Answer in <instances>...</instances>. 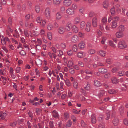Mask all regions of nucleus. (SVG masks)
Segmentation results:
<instances>
[{
  "instance_id": "obj_1",
  "label": "nucleus",
  "mask_w": 128,
  "mask_h": 128,
  "mask_svg": "<svg viewBox=\"0 0 128 128\" xmlns=\"http://www.w3.org/2000/svg\"><path fill=\"white\" fill-rule=\"evenodd\" d=\"M119 20V18L117 16L114 17L112 19L111 26L113 28H115L117 26V22Z\"/></svg>"
},
{
  "instance_id": "obj_2",
  "label": "nucleus",
  "mask_w": 128,
  "mask_h": 128,
  "mask_svg": "<svg viewBox=\"0 0 128 128\" xmlns=\"http://www.w3.org/2000/svg\"><path fill=\"white\" fill-rule=\"evenodd\" d=\"M118 46L119 48H126L127 47V45L124 41L120 40L118 43Z\"/></svg>"
},
{
  "instance_id": "obj_3",
  "label": "nucleus",
  "mask_w": 128,
  "mask_h": 128,
  "mask_svg": "<svg viewBox=\"0 0 128 128\" xmlns=\"http://www.w3.org/2000/svg\"><path fill=\"white\" fill-rule=\"evenodd\" d=\"M50 8L48 7L47 8L45 9L44 14L47 18H50Z\"/></svg>"
},
{
  "instance_id": "obj_4",
  "label": "nucleus",
  "mask_w": 128,
  "mask_h": 128,
  "mask_svg": "<svg viewBox=\"0 0 128 128\" xmlns=\"http://www.w3.org/2000/svg\"><path fill=\"white\" fill-rule=\"evenodd\" d=\"M72 3L71 0H64L63 2V5L66 6H68L70 5Z\"/></svg>"
},
{
  "instance_id": "obj_5",
  "label": "nucleus",
  "mask_w": 128,
  "mask_h": 128,
  "mask_svg": "<svg viewBox=\"0 0 128 128\" xmlns=\"http://www.w3.org/2000/svg\"><path fill=\"white\" fill-rule=\"evenodd\" d=\"M97 17H94L92 19V24L94 27H96L97 26Z\"/></svg>"
},
{
  "instance_id": "obj_6",
  "label": "nucleus",
  "mask_w": 128,
  "mask_h": 128,
  "mask_svg": "<svg viewBox=\"0 0 128 128\" xmlns=\"http://www.w3.org/2000/svg\"><path fill=\"white\" fill-rule=\"evenodd\" d=\"M65 31V28L63 26L60 27L58 30V32L60 34H63Z\"/></svg>"
},
{
  "instance_id": "obj_7",
  "label": "nucleus",
  "mask_w": 128,
  "mask_h": 128,
  "mask_svg": "<svg viewBox=\"0 0 128 128\" xmlns=\"http://www.w3.org/2000/svg\"><path fill=\"white\" fill-rule=\"evenodd\" d=\"M78 40V37L77 36L74 35L72 37L71 41L74 42H76Z\"/></svg>"
},
{
  "instance_id": "obj_8",
  "label": "nucleus",
  "mask_w": 128,
  "mask_h": 128,
  "mask_svg": "<svg viewBox=\"0 0 128 128\" xmlns=\"http://www.w3.org/2000/svg\"><path fill=\"white\" fill-rule=\"evenodd\" d=\"M66 12L70 15L73 14L74 13V12L73 10L70 8H68L66 10Z\"/></svg>"
},
{
  "instance_id": "obj_9",
  "label": "nucleus",
  "mask_w": 128,
  "mask_h": 128,
  "mask_svg": "<svg viewBox=\"0 0 128 128\" xmlns=\"http://www.w3.org/2000/svg\"><path fill=\"white\" fill-rule=\"evenodd\" d=\"M116 37L119 38L122 37L124 36L123 33L122 32L120 31L116 32Z\"/></svg>"
},
{
  "instance_id": "obj_10",
  "label": "nucleus",
  "mask_w": 128,
  "mask_h": 128,
  "mask_svg": "<svg viewBox=\"0 0 128 128\" xmlns=\"http://www.w3.org/2000/svg\"><path fill=\"white\" fill-rule=\"evenodd\" d=\"M91 25V23L89 22H88L86 25V31L89 32L90 31V28Z\"/></svg>"
},
{
  "instance_id": "obj_11",
  "label": "nucleus",
  "mask_w": 128,
  "mask_h": 128,
  "mask_svg": "<svg viewBox=\"0 0 128 128\" xmlns=\"http://www.w3.org/2000/svg\"><path fill=\"white\" fill-rule=\"evenodd\" d=\"M101 24L104 25H106L107 22V19L106 17H103L102 18L101 20Z\"/></svg>"
},
{
  "instance_id": "obj_12",
  "label": "nucleus",
  "mask_w": 128,
  "mask_h": 128,
  "mask_svg": "<svg viewBox=\"0 0 128 128\" xmlns=\"http://www.w3.org/2000/svg\"><path fill=\"white\" fill-rule=\"evenodd\" d=\"M112 123L114 126H117L119 123L118 120L116 118H114L113 120Z\"/></svg>"
},
{
  "instance_id": "obj_13",
  "label": "nucleus",
  "mask_w": 128,
  "mask_h": 128,
  "mask_svg": "<svg viewBox=\"0 0 128 128\" xmlns=\"http://www.w3.org/2000/svg\"><path fill=\"white\" fill-rule=\"evenodd\" d=\"M92 122L93 123H95L96 121V120L94 114H93L91 117Z\"/></svg>"
},
{
  "instance_id": "obj_14",
  "label": "nucleus",
  "mask_w": 128,
  "mask_h": 128,
  "mask_svg": "<svg viewBox=\"0 0 128 128\" xmlns=\"http://www.w3.org/2000/svg\"><path fill=\"white\" fill-rule=\"evenodd\" d=\"M98 71L102 74L105 73L107 71V70L104 68H100L98 69Z\"/></svg>"
},
{
  "instance_id": "obj_15",
  "label": "nucleus",
  "mask_w": 128,
  "mask_h": 128,
  "mask_svg": "<svg viewBox=\"0 0 128 128\" xmlns=\"http://www.w3.org/2000/svg\"><path fill=\"white\" fill-rule=\"evenodd\" d=\"M61 2V0H53V4L56 6L59 5Z\"/></svg>"
},
{
  "instance_id": "obj_16",
  "label": "nucleus",
  "mask_w": 128,
  "mask_h": 128,
  "mask_svg": "<svg viewBox=\"0 0 128 128\" xmlns=\"http://www.w3.org/2000/svg\"><path fill=\"white\" fill-rule=\"evenodd\" d=\"M72 30L74 32L76 33L78 31V28L75 25H74L72 27Z\"/></svg>"
},
{
  "instance_id": "obj_17",
  "label": "nucleus",
  "mask_w": 128,
  "mask_h": 128,
  "mask_svg": "<svg viewBox=\"0 0 128 128\" xmlns=\"http://www.w3.org/2000/svg\"><path fill=\"white\" fill-rule=\"evenodd\" d=\"M111 81L112 83L115 84H117L118 82V80L116 77L112 78L111 79Z\"/></svg>"
},
{
  "instance_id": "obj_18",
  "label": "nucleus",
  "mask_w": 128,
  "mask_h": 128,
  "mask_svg": "<svg viewBox=\"0 0 128 128\" xmlns=\"http://www.w3.org/2000/svg\"><path fill=\"white\" fill-rule=\"evenodd\" d=\"M118 91L116 90L112 89L109 90L108 91L109 93L111 94H115Z\"/></svg>"
},
{
  "instance_id": "obj_19",
  "label": "nucleus",
  "mask_w": 128,
  "mask_h": 128,
  "mask_svg": "<svg viewBox=\"0 0 128 128\" xmlns=\"http://www.w3.org/2000/svg\"><path fill=\"white\" fill-rule=\"evenodd\" d=\"M94 85L96 86L99 87L101 86V84L99 81L96 80H95L94 82Z\"/></svg>"
},
{
  "instance_id": "obj_20",
  "label": "nucleus",
  "mask_w": 128,
  "mask_h": 128,
  "mask_svg": "<svg viewBox=\"0 0 128 128\" xmlns=\"http://www.w3.org/2000/svg\"><path fill=\"white\" fill-rule=\"evenodd\" d=\"M74 64L73 61L72 60H69L67 64V66L68 67H71Z\"/></svg>"
},
{
  "instance_id": "obj_21",
  "label": "nucleus",
  "mask_w": 128,
  "mask_h": 128,
  "mask_svg": "<svg viewBox=\"0 0 128 128\" xmlns=\"http://www.w3.org/2000/svg\"><path fill=\"white\" fill-rule=\"evenodd\" d=\"M53 27V25L51 23H49L47 26V28L49 30H52Z\"/></svg>"
},
{
  "instance_id": "obj_22",
  "label": "nucleus",
  "mask_w": 128,
  "mask_h": 128,
  "mask_svg": "<svg viewBox=\"0 0 128 128\" xmlns=\"http://www.w3.org/2000/svg\"><path fill=\"white\" fill-rule=\"evenodd\" d=\"M25 26L29 28H31L33 26V24L29 22H26L25 24Z\"/></svg>"
},
{
  "instance_id": "obj_23",
  "label": "nucleus",
  "mask_w": 128,
  "mask_h": 128,
  "mask_svg": "<svg viewBox=\"0 0 128 128\" xmlns=\"http://www.w3.org/2000/svg\"><path fill=\"white\" fill-rule=\"evenodd\" d=\"M80 22V19L79 17L76 18L74 20V23L76 24H78Z\"/></svg>"
},
{
  "instance_id": "obj_24",
  "label": "nucleus",
  "mask_w": 128,
  "mask_h": 128,
  "mask_svg": "<svg viewBox=\"0 0 128 128\" xmlns=\"http://www.w3.org/2000/svg\"><path fill=\"white\" fill-rule=\"evenodd\" d=\"M84 55V53L82 52L78 53L77 54L79 58L83 57Z\"/></svg>"
},
{
  "instance_id": "obj_25",
  "label": "nucleus",
  "mask_w": 128,
  "mask_h": 128,
  "mask_svg": "<svg viewBox=\"0 0 128 128\" xmlns=\"http://www.w3.org/2000/svg\"><path fill=\"white\" fill-rule=\"evenodd\" d=\"M85 44L83 42H81L78 44V46L80 48L82 49L84 47Z\"/></svg>"
},
{
  "instance_id": "obj_26",
  "label": "nucleus",
  "mask_w": 128,
  "mask_h": 128,
  "mask_svg": "<svg viewBox=\"0 0 128 128\" xmlns=\"http://www.w3.org/2000/svg\"><path fill=\"white\" fill-rule=\"evenodd\" d=\"M61 14L59 12H58L56 14V18L57 20H58L62 17Z\"/></svg>"
},
{
  "instance_id": "obj_27",
  "label": "nucleus",
  "mask_w": 128,
  "mask_h": 128,
  "mask_svg": "<svg viewBox=\"0 0 128 128\" xmlns=\"http://www.w3.org/2000/svg\"><path fill=\"white\" fill-rule=\"evenodd\" d=\"M105 91L103 90H100L98 94V96L99 97L102 96L105 93Z\"/></svg>"
},
{
  "instance_id": "obj_28",
  "label": "nucleus",
  "mask_w": 128,
  "mask_h": 128,
  "mask_svg": "<svg viewBox=\"0 0 128 128\" xmlns=\"http://www.w3.org/2000/svg\"><path fill=\"white\" fill-rule=\"evenodd\" d=\"M103 5L104 8H107L108 5V1L107 0H105L103 3Z\"/></svg>"
},
{
  "instance_id": "obj_29",
  "label": "nucleus",
  "mask_w": 128,
  "mask_h": 128,
  "mask_svg": "<svg viewBox=\"0 0 128 128\" xmlns=\"http://www.w3.org/2000/svg\"><path fill=\"white\" fill-rule=\"evenodd\" d=\"M89 16L90 17L92 18L93 17H97V15L94 12H91L89 14Z\"/></svg>"
},
{
  "instance_id": "obj_30",
  "label": "nucleus",
  "mask_w": 128,
  "mask_h": 128,
  "mask_svg": "<svg viewBox=\"0 0 128 128\" xmlns=\"http://www.w3.org/2000/svg\"><path fill=\"white\" fill-rule=\"evenodd\" d=\"M105 52L103 50L100 51L98 53V54L101 56L104 57L105 55Z\"/></svg>"
},
{
  "instance_id": "obj_31",
  "label": "nucleus",
  "mask_w": 128,
  "mask_h": 128,
  "mask_svg": "<svg viewBox=\"0 0 128 128\" xmlns=\"http://www.w3.org/2000/svg\"><path fill=\"white\" fill-rule=\"evenodd\" d=\"M124 26L123 25H121L118 27V29L120 32H122L124 31Z\"/></svg>"
},
{
  "instance_id": "obj_32",
  "label": "nucleus",
  "mask_w": 128,
  "mask_h": 128,
  "mask_svg": "<svg viewBox=\"0 0 128 128\" xmlns=\"http://www.w3.org/2000/svg\"><path fill=\"white\" fill-rule=\"evenodd\" d=\"M52 114L53 116L55 118H58V112L55 110H53L52 112Z\"/></svg>"
},
{
  "instance_id": "obj_33",
  "label": "nucleus",
  "mask_w": 128,
  "mask_h": 128,
  "mask_svg": "<svg viewBox=\"0 0 128 128\" xmlns=\"http://www.w3.org/2000/svg\"><path fill=\"white\" fill-rule=\"evenodd\" d=\"M1 43L3 44H6V42L5 39L4 37L3 36H1Z\"/></svg>"
},
{
  "instance_id": "obj_34",
  "label": "nucleus",
  "mask_w": 128,
  "mask_h": 128,
  "mask_svg": "<svg viewBox=\"0 0 128 128\" xmlns=\"http://www.w3.org/2000/svg\"><path fill=\"white\" fill-rule=\"evenodd\" d=\"M85 25V23L84 21H82L80 23V29L81 30H82L83 29Z\"/></svg>"
},
{
  "instance_id": "obj_35",
  "label": "nucleus",
  "mask_w": 128,
  "mask_h": 128,
  "mask_svg": "<svg viewBox=\"0 0 128 128\" xmlns=\"http://www.w3.org/2000/svg\"><path fill=\"white\" fill-rule=\"evenodd\" d=\"M115 8L113 7L110 9V12L111 14L112 15H114L115 14Z\"/></svg>"
},
{
  "instance_id": "obj_36",
  "label": "nucleus",
  "mask_w": 128,
  "mask_h": 128,
  "mask_svg": "<svg viewBox=\"0 0 128 128\" xmlns=\"http://www.w3.org/2000/svg\"><path fill=\"white\" fill-rule=\"evenodd\" d=\"M97 33V37L99 38L102 35V32L99 30H98L96 32Z\"/></svg>"
},
{
  "instance_id": "obj_37",
  "label": "nucleus",
  "mask_w": 128,
  "mask_h": 128,
  "mask_svg": "<svg viewBox=\"0 0 128 128\" xmlns=\"http://www.w3.org/2000/svg\"><path fill=\"white\" fill-rule=\"evenodd\" d=\"M42 18L40 16H38L36 18V21L38 23H40L42 21Z\"/></svg>"
},
{
  "instance_id": "obj_38",
  "label": "nucleus",
  "mask_w": 128,
  "mask_h": 128,
  "mask_svg": "<svg viewBox=\"0 0 128 128\" xmlns=\"http://www.w3.org/2000/svg\"><path fill=\"white\" fill-rule=\"evenodd\" d=\"M119 7L120 5L118 4H117L114 7L115 9L118 12H119L121 11V8H119Z\"/></svg>"
},
{
  "instance_id": "obj_39",
  "label": "nucleus",
  "mask_w": 128,
  "mask_h": 128,
  "mask_svg": "<svg viewBox=\"0 0 128 128\" xmlns=\"http://www.w3.org/2000/svg\"><path fill=\"white\" fill-rule=\"evenodd\" d=\"M67 86H70L71 85V84L70 83L69 80L67 79L66 80H64Z\"/></svg>"
},
{
  "instance_id": "obj_40",
  "label": "nucleus",
  "mask_w": 128,
  "mask_h": 128,
  "mask_svg": "<svg viewBox=\"0 0 128 128\" xmlns=\"http://www.w3.org/2000/svg\"><path fill=\"white\" fill-rule=\"evenodd\" d=\"M109 44L110 46H112L113 47H115V45L114 44L113 42L111 40H109Z\"/></svg>"
},
{
  "instance_id": "obj_41",
  "label": "nucleus",
  "mask_w": 128,
  "mask_h": 128,
  "mask_svg": "<svg viewBox=\"0 0 128 128\" xmlns=\"http://www.w3.org/2000/svg\"><path fill=\"white\" fill-rule=\"evenodd\" d=\"M47 35L48 38L49 39L51 40L52 39V34L51 32H48Z\"/></svg>"
},
{
  "instance_id": "obj_42",
  "label": "nucleus",
  "mask_w": 128,
  "mask_h": 128,
  "mask_svg": "<svg viewBox=\"0 0 128 128\" xmlns=\"http://www.w3.org/2000/svg\"><path fill=\"white\" fill-rule=\"evenodd\" d=\"M6 116V113H1L0 114V117L2 119H4V118Z\"/></svg>"
},
{
  "instance_id": "obj_43",
  "label": "nucleus",
  "mask_w": 128,
  "mask_h": 128,
  "mask_svg": "<svg viewBox=\"0 0 128 128\" xmlns=\"http://www.w3.org/2000/svg\"><path fill=\"white\" fill-rule=\"evenodd\" d=\"M35 11L37 13H38L40 10V8L39 6H36L35 8Z\"/></svg>"
},
{
  "instance_id": "obj_44",
  "label": "nucleus",
  "mask_w": 128,
  "mask_h": 128,
  "mask_svg": "<svg viewBox=\"0 0 128 128\" xmlns=\"http://www.w3.org/2000/svg\"><path fill=\"white\" fill-rule=\"evenodd\" d=\"M13 36L14 37L17 38L19 36V34L18 32L16 30H15L13 34Z\"/></svg>"
},
{
  "instance_id": "obj_45",
  "label": "nucleus",
  "mask_w": 128,
  "mask_h": 128,
  "mask_svg": "<svg viewBox=\"0 0 128 128\" xmlns=\"http://www.w3.org/2000/svg\"><path fill=\"white\" fill-rule=\"evenodd\" d=\"M69 72L71 74H74L75 72L74 70L72 68H70L69 70Z\"/></svg>"
},
{
  "instance_id": "obj_46",
  "label": "nucleus",
  "mask_w": 128,
  "mask_h": 128,
  "mask_svg": "<svg viewBox=\"0 0 128 128\" xmlns=\"http://www.w3.org/2000/svg\"><path fill=\"white\" fill-rule=\"evenodd\" d=\"M21 56H24L26 55V53L23 50H22L19 52Z\"/></svg>"
},
{
  "instance_id": "obj_47",
  "label": "nucleus",
  "mask_w": 128,
  "mask_h": 128,
  "mask_svg": "<svg viewBox=\"0 0 128 128\" xmlns=\"http://www.w3.org/2000/svg\"><path fill=\"white\" fill-rule=\"evenodd\" d=\"M72 10H74L76 9L77 8V6L76 4H74L72 5Z\"/></svg>"
},
{
  "instance_id": "obj_48",
  "label": "nucleus",
  "mask_w": 128,
  "mask_h": 128,
  "mask_svg": "<svg viewBox=\"0 0 128 128\" xmlns=\"http://www.w3.org/2000/svg\"><path fill=\"white\" fill-rule=\"evenodd\" d=\"M64 116V117L65 119L66 120L68 119L69 117V114L67 112L65 113Z\"/></svg>"
},
{
  "instance_id": "obj_49",
  "label": "nucleus",
  "mask_w": 128,
  "mask_h": 128,
  "mask_svg": "<svg viewBox=\"0 0 128 128\" xmlns=\"http://www.w3.org/2000/svg\"><path fill=\"white\" fill-rule=\"evenodd\" d=\"M84 33H82L81 32H79L78 34V36L81 38L84 37Z\"/></svg>"
},
{
  "instance_id": "obj_50",
  "label": "nucleus",
  "mask_w": 128,
  "mask_h": 128,
  "mask_svg": "<svg viewBox=\"0 0 128 128\" xmlns=\"http://www.w3.org/2000/svg\"><path fill=\"white\" fill-rule=\"evenodd\" d=\"M95 50L93 49H90L88 51V52L89 54H94L95 53Z\"/></svg>"
},
{
  "instance_id": "obj_51",
  "label": "nucleus",
  "mask_w": 128,
  "mask_h": 128,
  "mask_svg": "<svg viewBox=\"0 0 128 128\" xmlns=\"http://www.w3.org/2000/svg\"><path fill=\"white\" fill-rule=\"evenodd\" d=\"M78 50L77 47L76 45H74L72 47V50L76 52Z\"/></svg>"
},
{
  "instance_id": "obj_52",
  "label": "nucleus",
  "mask_w": 128,
  "mask_h": 128,
  "mask_svg": "<svg viewBox=\"0 0 128 128\" xmlns=\"http://www.w3.org/2000/svg\"><path fill=\"white\" fill-rule=\"evenodd\" d=\"M50 128H54V126L53 124V122L51 121L50 122Z\"/></svg>"
},
{
  "instance_id": "obj_53",
  "label": "nucleus",
  "mask_w": 128,
  "mask_h": 128,
  "mask_svg": "<svg viewBox=\"0 0 128 128\" xmlns=\"http://www.w3.org/2000/svg\"><path fill=\"white\" fill-rule=\"evenodd\" d=\"M90 84L89 83H88L87 86L85 87L86 90H88L90 88Z\"/></svg>"
},
{
  "instance_id": "obj_54",
  "label": "nucleus",
  "mask_w": 128,
  "mask_h": 128,
  "mask_svg": "<svg viewBox=\"0 0 128 128\" xmlns=\"http://www.w3.org/2000/svg\"><path fill=\"white\" fill-rule=\"evenodd\" d=\"M35 72L36 73V75L38 76V77H39L40 76V72L38 70L37 68H36L35 70Z\"/></svg>"
},
{
  "instance_id": "obj_55",
  "label": "nucleus",
  "mask_w": 128,
  "mask_h": 128,
  "mask_svg": "<svg viewBox=\"0 0 128 128\" xmlns=\"http://www.w3.org/2000/svg\"><path fill=\"white\" fill-rule=\"evenodd\" d=\"M72 26V24L70 22H68L66 25L67 27H68V30H70V28Z\"/></svg>"
},
{
  "instance_id": "obj_56",
  "label": "nucleus",
  "mask_w": 128,
  "mask_h": 128,
  "mask_svg": "<svg viewBox=\"0 0 128 128\" xmlns=\"http://www.w3.org/2000/svg\"><path fill=\"white\" fill-rule=\"evenodd\" d=\"M45 33V31L44 29H42L40 31V34L41 35H43Z\"/></svg>"
},
{
  "instance_id": "obj_57",
  "label": "nucleus",
  "mask_w": 128,
  "mask_h": 128,
  "mask_svg": "<svg viewBox=\"0 0 128 128\" xmlns=\"http://www.w3.org/2000/svg\"><path fill=\"white\" fill-rule=\"evenodd\" d=\"M106 38L104 37H103L102 38V40L101 41V43L102 44H104L105 43V42L106 40Z\"/></svg>"
},
{
  "instance_id": "obj_58",
  "label": "nucleus",
  "mask_w": 128,
  "mask_h": 128,
  "mask_svg": "<svg viewBox=\"0 0 128 128\" xmlns=\"http://www.w3.org/2000/svg\"><path fill=\"white\" fill-rule=\"evenodd\" d=\"M124 109V107L122 106H121L119 110L120 111V114L121 115H122L123 112L122 110H123Z\"/></svg>"
},
{
  "instance_id": "obj_59",
  "label": "nucleus",
  "mask_w": 128,
  "mask_h": 128,
  "mask_svg": "<svg viewBox=\"0 0 128 128\" xmlns=\"http://www.w3.org/2000/svg\"><path fill=\"white\" fill-rule=\"evenodd\" d=\"M124 75V72L122 71H120L118 73V75L120 76H123Z\"/></svg>"
},
{
  "instance_id": "obj_60",
  "label": "nucleus",
  "mask_w": 128,
  "mask_h": 128,
  "mask_svg": "<svg viewBox=\"0 0 128 128\" xmlns=\"http://www.w3.org/2000/svg\"><path fill=\"white\" fill-rule=\"evenodd\" d=\"M106 62L109 64H111L112 62V60L110 58H108L106 60Z\"/></svg>"
},
{
  "instance_id": "obj_61",
  "label": "nucleus",
  "mask_w": 128,
  "mask_h": 128,
  "mask_svg": "<svg viewBox=\"0 0 128 128\" xmlns=\"http://www.w3.org/2000/svg\"><path fill=\"white\" fill-rule=\"evenodd\" d=\"M21 69V68L20 67H17L16 69V72L18 73H19L20 70Z\"/></svg>"
},
{
  "instance_id": "obj_62",
  "label": "nucleus",
  "mask_w": 128,
  "mask_h": 128,
  "mask_svg": "<svg viewBox=\"0 0 128 128\" xmlns=\"http://www.w3.org/2000/svg\"><path fill=\"white\" fill-rule=\"evenodd\" d=\"M103 24H101L99 25V28L101 30H103L104 29Z\"/></svg>"
},
{
  "instance_id": "obj_63",
  "label": "nucleus",
  "mask_w": 128,
  "mask_h": 128,
  "mask_svg": "<svg viewBox=\"0 0 128 128\" xmlns=\"http://www.w3.org/2000/svg\"><path fill=\"white\" fill-rule=\"evenodd\" d=\"M110 76V73L106 74L104 76V78H108Z\"/></svg>"
},
{
  "instance_id": "obj_64",
  "label": "nucleus",
  "mask_w": 128,
  "mask_h": 128,
  "mask_svg": "<svg viewBox=\"0 0 128 128\" xmlns=\"http://www.w3.org/2000/svg\"><path fill=\"white\" fill-rule=\"evenodd\" d=\"M124 124L125 125L128 126V121L126 119H125L124 121Z\"/></svg>"
}]
</instances>
